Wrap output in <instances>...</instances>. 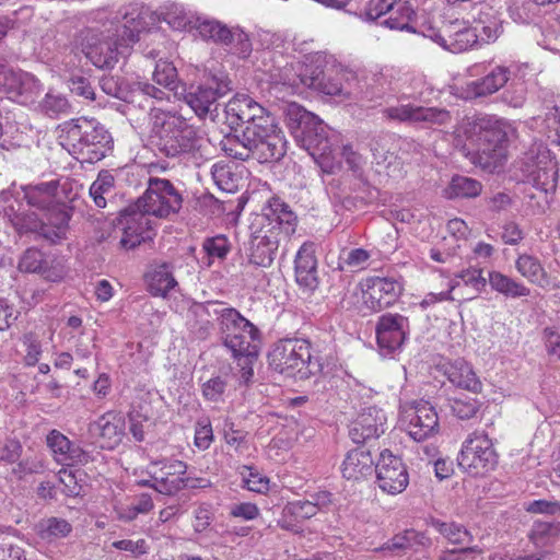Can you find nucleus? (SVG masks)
<instances>
[{"instance_id":"obj_1","label":"nucleus","mask_w":560,"mask_h":560,"mask_svg":"<svg viewBox=\"0 0 560 560\" xmlns=\"http://www.w3.org/2000/svg\"><path fill=\"white\" fill-rule=\"evenodd\" d=\"M120 20L104 31L86 28L81 32V47L85 57L97 68H113L119 57L129 54L139 34L154 22L152 12L139 3L120 9Z\"/></svg>"},{"instance_id":"obj_2","label":"nucleus","mask_w":560,"mask_h":560,"mask_svg":"<svg viewBox=\"0 0 560 560\" xmlns=\"http://www.w3.org/2000/svg\"><path fill=\"white\" fill-rule=\"evenodd\" d=\"M183 195L174 184L160 177H149L147 189L133 205L121 212L120 223L124 234L119 245L132 249L151 237L150 215L166 219L176 214L183 207Z\"/></svg>"},{"instance_id":"obj_3","label":"nucleus","mask_w":560,"mask_h":560,"mask_svg":"<svg viewBox=\"0 0 560 560\" xmlns=\"http://www.w3.org/2000/svg\"><path fill=\"white\" fill-rule=\"evenodd\" d=\"M457 145L465 137L469 144H463L464 154L472 164L490 173L502 166L506 160L508 125L490 118H466L455 130Z\"/></svg>"},{"instance_id":"obj_4","label":"nucleus","mask_w":560,"mask_h":560,"mask_svg":"<svg viewBox=\"0 0 560 560\" xmlns=\"http://www.w3.org/2000/svg\"><path fill=\"white\" fill-rule=\"evenodd\" d=\"M222 150L231 158L247 161L256 160L259 163L280 161L287 153V140L275 117L270 121L254 127H244L241 131L226 136L222 142Z\"/></svg>"},{"instance_id":"obj_5","label":"nucleus","mask_w":560,"mask_h":560,"mask_svg":"<svg viewBox=\"0 0 560 560\" xmlns=\"http://www.w3.org/2000/svg\"><path fill=\"white\" fill-rule=\"evenodd\" d=\"M194 314L201 319L206 318L200 328L202 335L208 332L210 326L207 317H218L223 343L232 352L233 358H258L259 329L237 310L226 307L221 302H208L196 305Z\"/></svg>"},{"instance_id":"obj_6","label":"nucleus","mask_w":560,"mask_h":560,"mask_svg":"<svg viewBox=\"0 0 560 560\" xmlns=\"http://www.w3.org/2000/svg\"><path fill=\"white\" fill-rule=\"evenodd\" d=\"M149 117V141L160 154L177 158L199 147L198 130L182 115L151 107Z\"/></svg>"},{"instance_id":"obj_7","label":"nucleus","mask_w":560,"mask_h":560,"mask_svg":"<svg viewBox=\"0 0 560 560\" xmlns=\"http://www.w3.org/2000/svg\"><path fill=\"white\" fill-rule=\"evenodd\" d=\"M58 140L77 160L95 163L104 159L110 149L112 137L94 118L79 117L57 127Z\"/></svg>"},{"instance_id":"obj_8","label":"nucleus","mask_w":560,"mask_h":560,"mask_svg":"<svg viewBox=\"0 0 560 560\" xmlns=\"http://www.w3.org/2000/svg\"><path fill=\"white\" fill-rule=\"evenodd\" d=\"M269 365L288 376L308 378L320 372L322 364L311 353V345L305 339H283L278 341L268 354Z\"/></svg>"},{"instance_id":"obj_9","label":"nucleus","mask_w":560,"mask_h":560,"mask_svg":"<svg viewBox=\"0 0 560 560\" xmlns=\"http://www.w3.org/2000/svg\"><path fill=\"white\" fill-rule=\"evenodd\" d=\"M232 89V81L226 73L209 71L199 84L190 85L184 98L199 118H212L218 109V100Z\"/></svg>"},{"instance_id":"obj_10","label":"nucleus","mask_w":560,"mask_h":560,"mask_svg":"<svg viewBox=\"0 0 560 560\" xmlns=\"http://www.w3.org/2000/svg\"><path fill=\"white\" fill-rule=\"evenodd\" d=\"M11 220L21 231L37 233L50 243H57L67 236L70 212L66 206H55L51 212L15 213Z\"/></svg>"},{"instance_id":"obj_11","label":"nucleus","mask_w":560,"mask_h":560,"mask_svg":"<svg viewBox=\"0 0 560 560\" xmlns=\"http://www.w3.org/2000/svg\"><path fill=\"white\" fill-rule=\"evenodd\" d=\"M457 462L467 474L485 476L498 465V454L488 434L475 431L463 442Z\"/></svg>"},{"instance_id":"obj_12","label":"nucleus","mask_w":560,"mask_h":560,"mask_svg":"<svg viewBox=\"0 0 560 560\" xmlns=\"http://www.w3.org/2000/svg\"><path fill=\"white\" fill-rule=\"evenodd\" d=\"M187 464L172 458L151 462L148 474L153 479V489L161 494L174 495L188 487Z\"/></svg>"},{"instance_id":"obj_13","label":"nucleus","mask_w":560,"mask_h":560,"mask_svg":"<svg viewBox=\"0 0 560 560\" xmlns=\"http://www.w3.org/2000/svg\"><path fill=\"white\" fill-rule=\"evenodd\" d=\"M100 86L107 95L127 103H138L139 106H142L140 102L142 96L158 102H163L168 97L163 90L147 81H138L129 85L118 77L103 75L100 80Z\"/></svg>"},{"instance_id":"obj_14","label":"nucleus","mask_w":560,"mask_h":560,"mask_svg":"<svg viewBox=\"0 0 560 560\" xmlns=\"http://www.w3.org/2000/svg\"><path fill=\"white\" fill-rule=\"evenodd\" d=\"M400 421L405 431L418 442L434 435L439 431L438 413L428 401H418L405 408Z\"/></svg>"},{"instance_id":"obj_15","label":"nucleus","mask_w":560,"mask_h":560,"mask_svg":"<svg viewBox=\"0 0 560 560\" xmlns=\"http://www.w3.org/2000/svg\"><path fill=\"white\" fill-rule=\"evenodd\" d=\"M225 115L231 126L254 127L270 121L273 116L252 96L235 94L225 105Z\"/></svg>"},{"instance_id":"obj_16","label":"nucleus","mask_w":560,"mask_h":560,"mask_svg":"<svg viewBox=\"0 0 560 560\" xmlns=\"http://www.w3.org/2000/svg\"><path fill=\"white\" fill-rule=\"evenodd\" d=\"M386 119L399 122L418 124L423 122L428 126H442L450 124L452 116L446 109L438 107H423L415 104H399L388 106L382 110Z\"/></svg>"},{"instance_id":"obj_17","label":"nucleus","mask_w":560,"mask_h":560,"mask_svg":"<svg viewBox=\"0 0 560 560\" xmlns=\"http://www.w3.org/2000/svg\"><path fill=\"white\" fill-rule=\"evenodd\" d=\"M375 472L378 487L388 494L401 493L409 483V475L402 460L388 450L381 452Z\"/></svg>"},{"instance_id":"obj_18","label":"nucleus","mask_w":560,"mask_h":560,"mask_svg":"<svg viewBox=\"0 0 560 560\" xmlns=\"http://www.w3.org/2000/svg\"><path fill=\"white\" fill-rule=\"evenodd\" d=\"M402 291V285L394 278L375 277L368 281L363 292V304L371 312H380L390 306Z\"/></svg>"},{"instance_id":"obj_19","label":"nucleus","mask_w":560,"mask_h":560,"mask_svg":"<svg viewBox=\"0 0 560 560\" xmlns=\"http://www.w3.org/2000/svg\"><path fill=\"white\" fill-rule=\"evenodd\" d=\"M436 38L441 46L452 52H462L478 44L477 30L458 19L445 22Z\"/></svg>"},{"instance_id":"obj_20","label":"nucleus","mask_w":560,"mask_h":560,"mask_svg":"<svg viewBox=\"0 0 560 560\" xmlns=\"http://www.w3.org/2000/svg\"><path fill=\"white\" fill-rule=\"evenodd\" d=\"M409 334V320L400 314L387 313L376 324L377 343L382 349L393 352L400 348Z\"/></svg>"},{"instance_id":"obj_21","label":"nucleus","mask_w":560,"mask_h":560,"mask_svg":"<svg viewBox=\"0 0 560 560\" xmlns=\"http://www.w3.org/2000/svg\"><path fill=\"white\" fill-rule=\"evenodd\" d=\"M0 86L11 97L22 98V102L32 101L43 89L33 74L4 68L0 69Z\"/></svg>"},{"instance_id":"obj_22","label":"nucleus","mask_w":560,"mask_h":560,"mask_svg":"<svg viewBox=\"0 0 560 560\" xmlns=\"http://www.w3.org/2000/svg\"><path fill=\"white\" fill-rule=\"evenodd\" d=\"M385 424L386 416L384 411L375 406H370L362 409L352 422L349 435L354 443H363L384 433Z\"/></svg>"},{"instance_id":"obj_23","label":"nucleus","mask_w":560,"mask_h":560,"mask_svg":"<svg viewBox=\"0 0 560 560\" xmlns=\"http://www.w3.org/2000/svg\"><path fill=\"white\" fill-rule=\"evenodd\" d=\"M276 229L277 226L272 225L268 230L261 229L253 233L248 254V260L252 265L262 268L271 266L280 242Z\"/></svg>"},{"instance_id":"obj_24","label":"nucleus","mask_w":560,"mask_h":560,"mask_svg":"<svg viewBox=\"0 0 560 560\" xmlns=\"http://www.w3.org/2000/svg\"><path fill=\"white\" fill-rule=\"evenodd\" d=\"M124 428V419L118 413L109 411L91 422L88 431L92 438L100 439L102 448L112 450L120 443Z\"/></svg>"},{"instance_id":"obj_25","label":"nucleus","mask_w":560,"mask_h":560,"mask_svg":"<svg viewBox=\"0 0 560 560\" xmlns=\"http://www.w3.org/2000/svg\"><path fill=\"white\" fill-rule=\"evenodd\" d=\"M510 68L498 65L486 75L467 83L465 92L469 98L486 97L497 93L510 80Z\"/></svg>"},{"instance_id":"obj_26","label":"nucleus","mask_w":560,"mask_h":560,"mask_svg":"<svg viewBox=\"0 0 560 560\" xmlns=\"http://www.w3.org/2000/svg\"><path fill=\"white\" fill-rule=\"evenodd\" d=\"M487 279L482 276V270L477 268H467L462 270L452 280L450 289L440 293H430L425 296L422 304L429 305L438 301H453V292L459 288L460 282L466 287H470L476 293H481L487 285Z\"/></svg>"},{"instance_id":"obj_27","label":"nucleus","mask_w":560,"mask_h":560,"mask_svg":"<svg viewBox=\"0 0 560 560\" xmlns=\"http://www.w3.org/2000/svg\"><path fill=\"white\" fill-rule=\"evenodd\" d=\"M294 270L296 282L304 288L315 289L318 283L317 259L315 257L314 244L304 243L295 255Z\"/></svg>"},{"instance_id":"obj_28","label":"nucleus","mask_w":560,"mask_h":560,"mask_svg":"<svg viewBox=\"0 0 560 560\" xmlns=\"http://www.w3.org/2000/svg\"><path fill=\"white\" fill-rule=\"evenodd\" d=\"M375 470L371 452L364 446L347 453L341 466L342 476L348 480H360L371 476Z\"/></svg>"},{"instance_id":"obj_29","label":"nucleus","mask_w":560,"mask_h":560,"mask_svg":"<svg viewBox=\"0 0 560 560\" xmlns=\"http://www.w3.org/2000/svg\"><path fill=\"white\" fill-rule=\"evenodd\" d=\"M444 375L456 387L480 393L482 383L475 373L472 366L463 359H456L443 365Z\"/></svg>"},{"instance_id":"obj_30","label":"nucleus","mask_w":560,"mask_h":560,"mask_svg":"<svg viewBox=\"0 0 560 560\" xmlns=\"http://www.w3.org/2000/svg\"><path fill=\"white\" fill-rule=\"evenodd\" d=\"M57 182L40 183L27 186L24 189V198L27 205L44 212H51L55 206H66L57 200Z\"/></svg>"},{"instance_id":"obj_31","label":"nucleus","mask_w":560,"mask_h":560,"mask_svg":"<svg viewBox=\"0 0 560 560\" xmlns=\"http://www.w3.org/2000/svg\"><path fill=\"white\" fill-rule=\"evenodd\" d=\"M298 139L313 156H326L331 152V143L327 137V128L318 118Z\"/></svg>"},{"instance_id":"obj_32","label":"nucleus","mask_w":560,"mask_h":560,"mask_svg":"<svg viewBox=\"0 0 560 560\" xmlns=\"http://www.w3.org/2000/svg\"><path fill=\"white\" fill-rule=\"evenodd\" d=\"M529 178L533 185L541 191L546 194L555 191L558 180L557 163L547 155H542L535 168L529 172Z\"/></svg>"},{"instance_id":"obj_33","label":"nucleus","mask_w":560,"mask_h":560,"mask_svg":"<svg viewBox=\"0 0 560 560\" xmlns=\"http://www.w3.org/2000/svg\"><path fill=\"white\" fill-rule=\"evenodd\" d=\"M147 279L149 290L155 296H165L177 285L173 276V265L170 262L155 264Z\"/></svg>"},{"instance_id":"obj_34","label":"nucleus","mask_w":560,"mask_h":560,"mask_svg":"<svg viewBox=\"0 0 560 560\" xmlns=\"http://www.w3.org/2000/svg\"><path fill=\"white\" fill-rule=\"evenodd\" d=\"M48 265L49 261L40 250L28 248L20 259L19 269L24 272L40 273L46 279L52 281L61 278V271L51 270Z\"/></svg>"},{"instance_id":"obj_35","label":"nucleus","mask_w":560,"mask_h":560,"mask_svg":"<svg viewBox=\"0 0 560 560\" xmlns=\"http://www.w3.org/2000/svg\"><path fill=\"white\" fill-rule=\"evenodd\" d=\"M265 211L264 217L270 221V224L276 222L278 224V229H284V233L287 235L294 231L296 217L291 211L289 205H287L281 198H270Z\"/></svg>"},{"instance_id":"obj_36","label":"nucleus","mask_w":560,"mask_h":560,"mask_svg":"<svg viewBox=\"0 0 560 560\" xmlns=\"http://www.w3.org/2000/svg\"><path fill=\"white\" fill-rule=\"evenodd\" d=\"M488 282L493 291L511 299L525 298L530 292L523 283L495 270L489 272Z\"/></svg>"},{"instance_id":"obj_37","label":"nucleus","mask_w":560,"mask_h":560,"mask_svg":"<svg viewBox=\"0 0 560 560\" xmlns=\"http://www.w3.org/2000/svg\"><path fill=\"white\" fill-rule=\"evenodd\" d=\"M330 65L331 63L327 61L326 56H314L310 63L305 65L304 67H301V70L299 72V80L301 85L317 91L324 78H326L325 74Z\"/></svg>"},{"instance_id":"obj_38","label":"nucleus","mask_w":560,"mask_h":560,"mask_svg":"<svg viewBox=\"0 0 560 560\" xmlns=\"http://www.w3.org/2000/svg\"><path fill=\"white\" fill-rule=\"evenodd\" d=\"M287 126L292 133L298 138L301 131H304L318 118L311 112H307L298 103H288L283 108Z\"/></svg>"},{"instance_id":"obj_39","label":"nucleus","mask_w":560,"mask_h":560,"mask_svg":"<svg viewBox=\"0 0 560 560\" xmlns=\"http://www.w3.org/2000/svg\"><path fill=\"white\" fill-rule=\"evenodd\" d=\"M163 20L174 30L191 31L195 28L198 15L187 11L182 4L172 3L162 12Z\"/></svg>"},{"instance_id":"obj_40","label":"nucleus","mask_w":560,"mask_h":560,"mask_svg":"<svg viewBox=\"0 0 560 560\" xmlns=\"http://www.w3.org/2000/svg\"><path fill=\"white\" fill-rule=\"evenodd\" d=\"M349 75H352L350 72L338 68L334 63L329 66L326 71V74L317 91L327 94V95H349L347 86L343 83V79H348Z\"/></svg>"},{"instance_id":"obj_41","label":"nucleus","mask_w":560,"mask_h":560,"mask_svg":"<svg viewBox=\"0 0 560 560\" xmlns=\"http://www.w3.org/2000/svg\"><path fill=\"white\" fill-rule=\"evenodd\" d=\"M560 537V522L536 521L533 524L529 539L538 548H545L553 545Z\"/></svg>"},{"instance_id":"obj_42","label":"nucleus","mask_w":560,"mask_h":560,"mask_svg":"<svg viewBox=\"0 0 560 560\" xmlns=\"http://www.w3.org/2000/svg\"><path fill=\"white\" fill-rule=\"evenodd\" d=\"M481 190V183L474 178L458 175L452 178L448 187L445 189V196L450 199L474 198L479 196Z\"/></svg>"},{"instance_id":"obj_43","label":"nucleus","mask_w":560,"mask_h":560,"mask_svg":"<svg viewBox=\"0 0 560 560\" xmlns=\"http://www.w3.org/2000/svg\"><path fill=\"white\" fill-rule=\"evenodd\" d=\"M72 530L71 524L65 518L49 517L42 520L36 525V532L38 536L44 539L51 541L54 539L67 537Z\"/></svg>"},{"instance_id":"obj_44","label":"nucleus","mask_w":560,"mask_h":560,"mask_svg":"<svg viewBox=\"0 0 560 560\" xmlns=\"http://www.w3.org/2000/svg\"><path fill=\"white\" fill-rule=\"evenodd\" d=\"M115 178L109 171H101L90 187V196L97 208L106 207L107 196L113 194Z\"/></svg>"},{"instance_id":"obj_45","label":"nucleus","mask_w":560,"mask_h":560,"mask_svg":"<svg viewBox=\"0 0 560 560\" xmlns=\"http://www.w3.org/2000/svg\"><path fill=\"white\" fill-rule=\"evenodd\" d=\"M198 34L206 40H212L215 44L224 42L226 34H229V27L222 24L220 21L198 16L195 28Z\"/></svg>"},{"instance_id":"obj_46","label":"nucleus","mask_w":560,"mask_h":560,"mask_svg":"<svg viewBox=\"0 0 560 560\" xmlns=\"http://www.w3.org/2000/svg\"><path fill=\"white\" fill-rule=\"evenodd\" d=\"M219 45L228 47L229 51L241 58H246L252 52V43L248 35L240 27H229L226 39Z\"/></svg>"},{"instance_id":"obj_47","label":"nucleus","mask_w":560,"mask_h":560,"mask_svg":"<svg viewBox=\"0 0 560 560\" xmlns=\"http://www.w3.org/2000/svg\"><path fill=\"white\" fill-rule=\"evenodd\" d=\"M153 81L159 84V89L163 90L168 96L170 92L176 89L177 70L172 62L160 59L154 67ZM165 101H170L167 97Z\"/></svg>"},{"instance_id":"obj_48","label":"nucleus","mask_w":560,"mask_h":560,"mask_svg":"<svg viewBox=\"0 0 560 560\" xmlns=\"http://www.w3.org/2000/svg\"><path fill=\"white\" fill-rule=\"evenodd\" d=\"M39 110L50 118H57L60 115H68L71 112V105L66 96L59 93L48 92L38 104Z\"/></svg>"},{"instance_id":"obj_49","label":"nucleus","mask_w":560,"mask_h":560,"mask_svg":"<svg viewBox=\"0 0 560 560\" xmlns=\"http://www.w3.org/2000/svg\"><path fill=\"white\" fill-rule=\"evenodd\" d=\"M516 270L533 283H540L546 278V272L540 261L530 255H520L515 261Z\"/></svg>"},{"instance_id":"obj_50","label":"nucleus","mask_w":560,"mask_h":560,"mask_svg":"<svg viewBox=\"0 0 560 560\" xmlns=\"http://www.w3.org/2000/svg\"><path fill=\"white\" fill-rule=\"evenodd\" d=\"M432 525L441 535L454 545H465L472 540L470 533L459 524L434 521Z\"/></svg>"},{"instance_id":"obj_51","label":"nucleus","mask_w":560,"mask_h":560,"mask_svg":"<svg viewBox=\"0 0 560 560\" xmlns=\"http://www.w3.org/2000/svg\"><path fill=\"white\" fill-rule=\"evenodd\" d=\"M387 14L389 16L383 22L386 26L392 30H409V22L415 15V11L407 2H400Z\"/></svg>"},{"instance_id":"obj_52","label":"nucleus","mask_w":560,"mask_h":560,"mask_svg":"<svg viewBox=\"0 0 560 560\" xmlns=\"http://www.w3.org/2000/svg\"><path fill=\"white\" fill-rule=\"evenodd\" d=\"M371 255L366 249L363 248H354L347 249L343 248L339 255V268L340 269H351L359 270L363 269L364 265L370 259Z\"/></svg>"},{"instance_id":"obj_53","label":"nucleus","mask_w":560,"mask_h":560,"mask_svg":"<svg viewBox=\"0 0 560 560\" xmlns=\"http://www.w3.org/2000/svg\"><path fill=\"white\" fill-rule=\"evenodd\" d=\"M93 460L94 457L91 452L69 441V445H66L65 454L59 457L58 463L69 466H84Z\"/></svg>"},{"instance_id":"obj_54","label":"nucleus","mask_w":560,"mask_h":560,"mask_svg":"<svg viewBox=\"0 0 560 560\" xmlns=\"http://www.w3.org/2000/svg\"><path fill=\"white\" fill-rule=\"evenodd\" d=\"M209 258L224 259L231 249V244L224 235L206 238L202 244Z\"/></svg>"},{"instance_id":"obj_55","label":"nucleus","mask_w":560,"mask_h":560,"mask_svg":"<svg viewBox=\"0 0 560 560\" xmlns=\"http://www.w3.org/2000/svg\"><path fill=\"white\" fill-rule=\"evenodd\" d=\"M474 30H477L478 43L489 44L495 42L500 37L502 33V25L497 19L492 18L488 21L479 22Z\"/></svg>"},{"instance_id":"obj_56","label":"nucleus","mask_w":560,"mask_h":560,"mask_svg":"<svg viewBox=\"0 0 560 560\" xmlns=\"http://www.w3.org/2000/svg\"><path fill=\"white\" fill-rule=\"evenodd\" d=\"M479 407L480 405L478 400L469 397L454 398L451 401L453 413L462 420H467L475 417L479 410Z\"/></svg>"},{"instance_id":"obj_57","label":"nucleus","mask_w":560,"mask_h":560,"mask_svg":"<svg viewBox=\"0 0 560 560\" xmlns=\"http://www.w3.org/2000/svg\"><path fill=\"white\" fill-rule=\"evenodd\" d=\"M284 511L285 515L293 516L296 522L308 520L318 513L308 499L290 502L285 505Z\"/></svg>"},{"instance_id":"obj_58","label":"nucleus","mask_w":560,"mask_h":560,"mask_svg":"<svg viewBox=\"0 0 560 560\" xmlns=\"http://www.w3.org/2000/svg\"><path fill=\"white\" fill-rule=\"evenodd\" d=\"M419 534L415 530H405L401 534L395 535L381 549L388 551H406L418 542Z\"/></svg>"},{"instance_id":"obj_59","label":"nucleus","mask_w":560,"mask_h":560,"mask_svg":"<svg viewBox=\"0 0 560 560\" xmlns=\"http://www.w3.org/2000/svg\"><path fill=\"white\" fill-rule=\"evenodd\" d=\"M22 343L25 351V364L28 366L35 365L39 361V357L42 354V345L38 337L33 332H27L23 336Z\"/></svg>"},{"instance_id":"obj_60","label":"nucleus","mask_w":560,"mask_h":560,"mask_svg":"<svg viewBox=\"0 0 560 560\" xmlns=\"http://www.w3.org/2000/svg\"><path fill=\"white\" fill-rule=\"evenodd\" d=\"M272 83L282 85L296 92L301 85L299 73H296L292 66H284L279 69L277 73L271 74Z\"/></svg>"},{"instance_id":"obj_61","label":"nucleus","mask_w":560,"mask_h":560,"mask_svg":"<svg viewBox=\"0 0 560 560\" xmlns=\"http://www.w3.org/2000/svg\"><path fill=\"white\" fill-rule=\"evenodd\" d=\"M226 388V381L214 376L202 384V396L210 401H221Z\"/></svg>"},{"instance_id":"obj_62","label":"nucleus","mask_w":560,"mask_h":560,"mask_svg":"<svg viewBox=\"0 0 560 560\" xmlns=\"http://www.w3.org/2000/svg\"><path fill=\"white\" fill-rule=\"evenodd\" d=\"M211 175L218 187L225 191H232L234 188L233 174L230 167L222 163H215L211 168Z\"/></svg>"},{"instance_id":"obj_63","label":"nucleus","mask_w":560,"mask_h":560,"mask_svg":"<svg viewBox=\"0 0 560 560\" xmlns=\"http://www.w3.org/2000/svg\"><path fill=\"white\" fill-rule=\"evenodd\" d=\"M542 124L548 138L560 145V108L557 106L551 108L546 114Z\"/></svg>"},{"instance_id":"obj_64","label":"nucleus","mask_w":560,"mask_h":560,"mask_svg":"<svg viewBox=\"0 0 560 560\" xmlns=\"http://www.w3.org/2000/svg\"><path fill=\"white\" fill-rule=\"evenodd\" d=\"M70 91L85 100L93 101L95 98L94 89L92 88L89 79L83 75H73L69 79Z\"/></svg>"}]
</instances>
